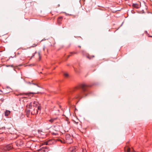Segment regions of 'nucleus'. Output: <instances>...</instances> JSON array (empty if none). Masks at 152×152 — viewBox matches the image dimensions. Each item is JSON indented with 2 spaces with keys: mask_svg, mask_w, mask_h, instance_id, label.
Listing matches in <instances>:
<instances>
[{
  "mask_svg": "<svg viewBox=\"0 0 152 152\" xmlns=\"http://www.w3.org/2000/svg\"><path fill=\"white\" fill-rule=\"evenodd\" d=\"M34 56V55L33 56H32V57H33V56Z\"/></svg>",
  "mask_w": 152,
  "mask_h": 152,
  "instance_id": "c756f323",
  "label": "nucleus"
},
{
  "mask_svg": "<svg viewBox=\"0 0 152 152\" xmlns=\"http://www.w3.org/2000/svg\"><path fill=\"white\" fill-rule=\"evenodd\" d=\"M40 107L39 105V104L37 101H34L33 102H30L28 106V107L29 109H32Z\"/></svg>",
  "mask_w": 152,
  "mask_h": 152,
  "instance_id": "7ed1b4c3",
  "label": "nucleus"
},
{
  "mask_svg": "<svg viewBox=\"0 0 152 152\" xmlns=\"http://www.w3.org/2000/svg\"><path fill=\"white\" fill-rule=\"evenodd\" d=\"M70 53L71 54H77V52H71Z\"/></svg>",
  "mask_w": 152,
  "mask_h": 152,
  "instance_id": "f3484780",
  "label": "nucleus"
},
{
  "mask_svg": "<svg viewBox=\"0 0 152 152\" xmlns=\"http://www.w3.org/2000/svg\"><path fill=\"white\" fill-rule=\"evenodd\" d=\"M29 93L33 94H38V93H39L38 92L37 93Z\"/></svg>",
  "mask_w": 152,
  "mask_h": 152,
  "instance_id": "a211bd4d",
  "label": "nucleus"
},
{
  "mask_svg": "<svg viewBox=\"0 0 152 152\" xmlns=\"http://www.w3.org/2000/svg\"><path fill=\"white\" fill-rule=\"evenodd\" d=\"M75 147H73L70 148V150L72 152H75L76 151V148Z\"/></svg>",
  "mask_w": 152,
  "mask_h": 152,
  "instance_id": "ddd939ff",
  "label": "nucleus"
},
{
  "mask_svg": "<svg viewBox=\"0 0 152 152\" xmlns=\"http://www.w3.org/2000/svg\"><path fill=\"white\" fill-rule=\"evenodd\" d=\"M0 152H1V148H0Z\"/></svg>",
  "mask_w": 152,
  "mask_h": 152,
  "instance_id": "b1692460",
  "label": "nucleus"
},
{
  "mask_svg": "<svg viewBox=\"0 0 152 152\" xmlns=\"http://www.w3.org/2000/svg\"><path fill=\"white\" fill-rule=\"evenodd\" d=\"M64 76L65 77H67L68 76V74L67 73H65L64 74Z\"/></svg>",
  "mask_w": 152,
  "mask_h": 152,
  "instance_id": "2eb2a0df",
  "label": "nucleus"
},
{
  "mask_svg": "<svg viewBox=\"0 0 152 152\" xmlns=\"http://www.w3.org/2000/svg\"><path fill=\"white\" fill-rule=\"evenodd\" d=\"M54 140H50L47 142H44L43 145H50L53 144L54 142Z\"/></svg>",
  "mask_w": 152,
  "mask_h": 152,
  "instance_id": "0eeeda50",
  "label": "nucleus"
},
{
  "mask_svg": "<svg viewBox=\"0 0 152 152\" xmlns=\"http://www.w3.org/2000/svg\"><path fill=\"white\" fill-rule=\"evenodd\" d=\"M86 151V150H85V151H84V152H85Z\"/></svg>",
  "mask_w": 152,
  "mask_h": 152,
  "instance_id": "c85d7f7f",
  "label": "nucleus"
},
{
  "mask_svg": "<svg viewBox=\"0 0 152 152\" xmlns=\"http://www.w3.org/2000/svg\"><path fill=\"white\" fill-rule=\"evenodd\" d=\"M94 57V56H92V57Z\"/></svg>",
  "mask_w": 152,
  "mask_h": 152,
  "instance_id": "bb28decb",
  "label": "nucleus"
},
{
  "mask_svg": "<svg viewBox=\"0 0 152 152\" xmlns=\"http://www.w3.org/2000/svg\"><path fill=\"white\" fill-rule=\"evenodd\" d=\"M39 56V60H40L41 58V56H40V53L39 52H38Z\"/></svg>",
  "mask_w": 152,
  "mask_h": 152,
  "instance_id": "4468645a",
  "label": "nucleus"
},
{
  "mask_svg": "<svg viewBox=\"0 0 152 152\" xmlns=\"http://www.w3.org/2000/svg\"><path fill=\"white\" fill-rule=\"evenodd\" d=\"M49 121L51 123L59 124L60 122V119L57 117L51 118Z\"/></svg>",
  "mask_w": 152,
  "mask_h": 152,
  "instance_id": "39448f33",
  "label": "nucleus"
},
{
  "mask_svg": "<svg viewBox=\"0 0 152 152\" xmlns=\"http://www.w3.org/2000/svg\"><path fill=\"white\" fill-rule=\"evenodd\" d=\"M78 47L80 48H81V46H78Z\"/></svg>",
  "mask_w": 152,
  "mask_h": 152,
  "instance_id": "393cba45",
  "label": "nucleus"
},
{
  "mask_svg": "<svg viewBox=\"0 0 152 152\" xmlns=\"http://www.w3.org/2000/svg\"><path fill=\"white\" fill-rule=\"evenodd\" d=\"M41 150L45 152H47L49 151V148L48 146L45 145L42 147Z\"/></svg>",
  "mask_w": 152,
  "mask_h": 152,
  "instance_id": "6e6552de",
  "label": "nucleus"
},
{
  "mask_svg": "<svg viewBox=\"0 0 152 152\" xmlns=\"http://www.w3.org/2000/svg\"><path fill=\"white\" fill-rule=\"evenodd\" d=\"M28 83H29V84H31V82H28Z\"/></svg>",
  "mask_w": 152,
  "mask_h": 152,
  "instance_id": "a878e982",
  "label": "nucleus"
},
{
  "mask_svg": "<svg viewBox=\"0 0 152 152\" xmlns=\"http://www.w3.org/2000/svg\"><path fill=\"white\" fill-rule=\"evenodd\" d=\"M88 86L85 84H82L76 88L77 89L80 90L79 92L75 96L76 98H81L86 96L87 95V88Z\"/></svg>",
  "mask_w": 152,
  "mask_h": 152,
  "instance_id": "f257e3e1",
  "label": "nucleus"
},
{
  "mask_svg": "<svg viewBox=\"0 0 152 152\" xmlns=\"http://www.w3.org/2000/svg\"><path fill=\"white\" fill-rule=\"evenodd\" d=\"M124 150L125 152H130V148L127 146L126 147H125L124 148Z\"/></svg>",
  "mask_w": 152,
  "mask_h": 152,
  "instance_id": "9b49d317",
  "label": "nucleus"
},
{
  "mask_svg": "<svg viewBox=\"0 0 152 152\" xmlns=\"http://www.w3.org/2000/svg\"><path fill=\"white\" fill-rule=\"evenodd\" d=\"M36 45H35L34 46H32V47H34V46H36Z\"/></svg>",
  "mask_w": 152,
  "mask_h": 152,
  "instance_id": "5701e85b",
  "label": "nucleus"
},
{
  "mask_svg": "<svg viewBox=\"0 0 152 152\" xmlns=\"http://www.w3.org/2000/svg\"><path fill=\"white\" fill-rule=\"evenodd\" d=\"M70 56V55H69L68 56H67V58H68V57H69Z\"/></svg>",
  "mask_w": 152,
  "mask_h": 152,
  "instance_id": "4be33fe9",
  "label": "nucleus"
},
{
  "mask_svg": "<svg viewBox=\"0 0 152 152\" xmlns=\"http://www.w3.org/2000/svg\"><path fill=\"white\" fill-rule=\"evenodd\" d=\"M10 66H12V65H6V66H7V67H9Z\"/></svg>",
  "mask_w": 152,
  "mask_h": 152,
  "instance_id": "aec40b11",
  "label": "nucleus"
},
{
  "mask_svg": "<svg viewBox=\"0 0 152 152\" xmlns=\"http://www.w3.org/2000/svg\"><path fill=\"white\" fill-rule=\"evenodd\" d=\"M43 49V50H45V48H44Z\"/></svg>",
  "mask_w": 152,
  "mask_h": 152,
  "instance_id": "cd10ccee",
  "label": "nucleus"
},
{
  "mask_svg": "<svg viewBox=\"0 0 152 152\" xmlns=\"http://www.w3.org/2000/svg\"><path fill=\"white\" fill-rule=\"evenodd\" d=\"M66 142L67 143H70L72 142V140L69 135H67L66 136Z\"/></svg>",
  "mask_w": 152,
  "mask_h": 152,
  "instance_id": "423d86ee",
  "label": "nucleus"
},
{
  "mask_svg": "<svg viewBox=\"0 0 152 152\" xmlns=\"http://www.w3.org/2000/svg\"><path fill=\"white\" fill-rule=\"evenodd\" d=\"M10 111L8 110H6L5 113H4V115L5 116H7L8 115H9L10 113Z\"/></svg>",
  "mask_w": 152,
  "mask_h": 152,
  "instance_id": "f8f14e48",
  "label": "nucleus"
},
{
  "mask_svg": "<svg viewBox=\"0 0 152 152\" xmlns=\"http://www.w3.org/2000/svg\"><path fill=\"white\" fill-rule=\"evenodd\" d=\"M40 110L41 108L40 107H38L33 109L32 108V109H30L27 111V114H29L31 113L32 115L37 114L38 113V111Z\"/></svg>",
  "mask_w": 152,
  "mask_h": 152,
  "instance_id": "f03ea898",
  "label": "nucleus"
},
{
  "mask_svg": "<svg viewBox=\"0 0 152 152\" xmlns=\"http://www.w3.org/2000/svg\"><path fill=\"white\" fill-rule=\"evenodd\" d=\"M12 145L9 144L5 146H2L1 148V152H6L7 151H9L12 148Z\"/></svg>",
  "mask_w": 152,
  "mask_h": 152,
  "instance_id": "20e7f679",
  "label": "nucleus"
},
{
  "mask_svg": "<svg viewBox=\"0 0 152 152\" xmlns=\"http://www.w3.org/2000/svg\"><path fill=\"white\" fill-rule=\"evenodd\" d=\"M87 58H89V59H91V57H90L89 56H87Z\"/></svg>",
  "mask_w": 152,
  "mask_h": 152,
  "instance_id": "6ab92c4d",
  "label": "nucleus"
},
{
  "mask_svg": "<svg viewBox=\"0 0 152 152\" xmlns=\"http://www.w3.org/2000/svg\"><path fill=\"white\" fill-rule=\"evenodd\" d=\"M34 85H35L37 87H39L37 85L36 83H32Z\"/></svg>",
  "mask_w": 152,
  "mask_h": 152,
  "instance_id": "dca6fc26",
  "label": "nucleus"
},
{
  "mask_svg": "<svg viewBox=\"0 0 152 152\" xmlns=\"http://www.w3.org/2000/svg\"><path fill=\"white\" fill-rule=\"evenodd\" d=\"M58 141H60L61 142H62V141H61V140H60V139H58Z\"/></svg>",
  "mask_w": 152,
  "mask_h": 152,
  "instance_id": "412c9836",
  "label": "nucleus"
},
{
  "mask_svg": "<svg viewBox=\"0 0 152 152\" xmlns=\"http://www.w3.org/2000/svg\"><path fill=\"white\" fill-rule=\"evenodd\" d=\"M132 6L133 7L135 8L136 9H138L140 7L139 5L137 3L133 4L132 5Z\"/></svg>",
  "mask_w": 152,
  "mask_h": 152,
  "instance_id": "1a4fd4ad",
  "label": "nucleus"
},
{
  "mask_svg": "<svg viewBox=\"0 0 152 152\" xmlns=\"http://www.w3.org/2000/svg\"><path fill=\"white\" fill-rule=\"evenodd\" d=\"M61 127L59 126H54V129L57 131H59Z\"/></svg>",
  "mask_w": 152,
  "mask_h": 152,
  "instance_id": "9d476101",
  "label": "nucleus"
}]
</instances>
